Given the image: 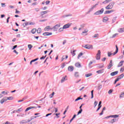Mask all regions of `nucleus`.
<instances>
[{
    "instance_id": "1",
    "label": "nucleus",
    "mask_w": 124,
    "mask_h": 124,
    "mask_svg": "<svg viewBox=\"0 0 124 124\" xmlns=\"http://www.w3.org/2000/svg\"><path fill=\"white\" fill-rule=\"evenodd\" d=\"M115 47L116 48L115 52H114L113 53H112V52H108V57H111V55H113V56H115V55H116V54H117V53L119 52V47H118V46L116 45Z\"/></svg>"
},
{
    "instance_id": "2",
    "label": "nucleus",
    "mask_w": 124,
    "mask_h": 124,
    "mask_svg": "<svg viewBox=\"0 0 124 124\" xmlns=\"http://www.w3.org/2000/svg\"><path fill=\"white\" fill-rule=\"evenodd\" d=\"M114 4H115V3L114 2H110L107 6L106 7V9H112V8L114 7Z\"/></svg>"
},
{
    "instance_id": "3",
    "label": "nucleus",
    "mask_w": 124,
    "mask_h": 124,
    "mask_svg": "<svg viewBox=\"0 0 124 124\" xmlns=\"http://www.w3.org/2000/svg\"><path fill=\"white\" fill-rule=\"evenodd\" d=\"M104 12V9L102 8L101 10H98V11L94 13V15H101L102 13Z\"/></svg>"
},
{
    "instance_id": "4",
    "label": "nucleus",
    "mask_w": 124,
    "mask_h": 124,
    "mask_svg": "<svg viewBox=\"0 0 124 124\" xmlns=\"http://www.w3.org/2000/svg\"><path fill=\"white\" fill-rule=\"evenodd\" d=\"M82 47H84V48H85L86 49H88V50H93V45H85L84 46H82Z\"/></svg>"
},
{
    "instance_id": "5",
    "label": "nucleus",
    "mask_w": 124,
    "mask_h": 124,
    "mask_svg": "<svg viewBox=\"0 0 124 124\" xmlns=\"http://www.w3.org/2000/svg\"><path fill=\"white\" fill-rule=\"evenodd\" d=\"M60 27H61V24H58L56 25L54 27L52 28L54 31H57L59 30V28H60Z\"/></svg>"
},
{
    "instance_id": "6",
    "label": "nucleus",
    "mask_w": 124,
    "mask_h": 124,
    "mask_svg": "<svg viewBox=\"0 0 124 124\" xmlns=\"http://www.w3.org/2000/svg\"><path fill=\"white\" fill-rule=\"evenodd\" d=\"M97 5H98V3L92 5L91 8L89 9V11H88L89 13H90V12H92V11H93V10L94 8H96V6H97Z\"/></svg>"
},
{
    "instance_id": "7",
    "label": "nucleus",
    "mask_w": 124,
    "mask_h": 124,
    "mask_svg": "<svg viewBox=\"0 0 124 124\" xmlns=\"http://www.w3.org/2000/svg\"><path fill=\"white\" fill-rule=\"evenodd\" d=\"M101 55V52L100 51V50H98V52L96 54V59L98 60H100V56Z\"/></svg>"
},
{
    "instance_id": "8",
    "label": "nucleus",
    "mask_w": 124,
    "mask_h": 124,
    "mask_svg": "<svg viewBox=\"0 0 124 124\" xmlns=\"http://www.w3.org/2000/svg\"><path fill=\"white\" fill-rule=\"evenodd\" d=\"M7 97H4V98L0 100V103L1 104H3V103L6 101H7Z\"/></svg>"
},
{
    "instance_id": "9",
    "label": "nucleus",
    "mask_w": 124,
    "mask_h": 124,
    "mask_svg": "<svg viewBox=\"0 0 124 124\" xmlns=\"http://www.w3.org/2000/svg\"><path fill=\"white\" fill-rule=\"evenodd\" d=\"M30 122H31L30 120H23L19 122V124H28V123H30Z\"/></svg>"
},
{
    "instance_id": "10",
    "label": "nucleus",
    "mask_w": 124,
    "mask_h": 124,
    "mask_svg": "<svg viewBox=\"0 0 124 124\" xmlns=\"http://www.w3.org/2000/svg\"><path fill=\"white\" fill-rule=\"evenodd\" d=\"M29 25H34V23H33V22H26L25 23L23 24V26H24V28H25V27H26V26H29Z\"/></svg>"
},
{
    "instance_id": "11",
    "label": "nucleus",
    "mask_w": 124,
    "mask_h": 124,
    "mask_svg": "<svg viewBox=\"0 0 124 124\" xmlns=\"http://www.w3.org/2000/svg\"><path fill=\"white\" fill-rule=\"evenodd\" d=\"M31 109H37V107H29L26 108L25 112H27V111L31 110Z\"/></svg>"
},
{
    "instance_id": "12",
    "label": "nucleus",
    "mask_w": 124,
    "mask_h": 124,
    "mask_svg": "<svg viewBox=\"0 0 124 124\" xmlns=\"http://www.w3.org/2000/svg\"><path fill=\"white\" fill-rule=\"evenodd\" d=\"M70 26H71V24L68 23L67 24L64 25L63 26V29H68V28H69L70 27Z\"/></svg>"
},
{
    "instance_id": "13",
    "label": "nucleus",
    "mask_w": 124,
    "mask_h": 124,
    "mask_svg": "<svg viewBox=\"0 0 124 124\" xmlns=\"http://www.w3.org/2000/svg\"><path fill=\"white\" fill-rule=\"evenodd\" d=\"M52 32H46L43 33V35H44V36H48L49 35H52Z\"/></svg>"
},
{
    "instance_id": "14",
    "label": "nucleus",
    "mask_w": 124,
    "mask_h": 124,
    "mask_svg": "<svg viewBox=\"0 0 124 124\" xmlns=\"http://www.w3.org/2000/svg\"><path fill=\"white\" fill-rule=\"evenodd\" d=\"M66 77H67V76H65L64 77L62 78L61 79V83H63V82H64L65 81H66V80H67V78H66Z\"/></svg>"
},
{
    "instance_id": "15",
    "label": "nucleus",
    "mask_w": 124,
    "mask_h": 124,
    "mask_svg": "<svg viewBox=\"0 0 124 124\" xmlns=\"http://www.w3.org/2000/svg\"><path fill=\"white\" fill-rule=\"evenodd\" d=\"M75 66H76V67H78V68H80V67H82L81 64L79 62H77L75 63Z\"/></svg>"
},
{
    "instance_id": "16",
    "label": "nucleus",
    "mask_w": 124,
    "mask_h": 124,
    "mask_svg": "<svg viewBox=\"0 0 124 124\" xmlns=\"http://www.w3.org/2000/svg\"><path fill=\"white\" fill-rule=\"evenodd\" d=\"M50 26H47L46 27V28H45V31H49V30H53V28H50Z\"/></svg>"
},
{
    "instance_id": "17",
    "label": "nucleus",
    "mask_w": 124,
    "mask_h": 124,
    "mask_svg": "<svg viewBox=\"0 0 124 124\" xmlns=\"http://www.w3.org/2000/svg\"><path fill=\"white\" fill-rule=\"evenodd\" d=\"M68 70L69 71H73V70H74V67H73V66H69L68 67Z\"/></svg>"
},
{
    "instance_id": "18",
    "label": "nucleus",
    "mask_w": 124,
    "mask_h": 124,
    "mask_svg": "<svg viewBox=\"0 0 124 124\" xmlns=\"http://www.w3.org/2000/svg\"><path fill=\"white\" fill-rule=\"evenodd\" d=\"M118 73H119V71H116L113 72H112L111 73H110V75L111 76H115V75H117V74H118Z\"/></svg>"
},
{
    "instance_id": "19",
    "label": "nucleus",
    "mask_w": 124,
    "mask_h": 124,
    "mask_svg": "<svg viewBox=\"0 0 124 124\" xmlns=\"http://www.w3.org/2000/svg\"><path fill=\"white\" fill-rule=\"evenodd\" d=\"M113 66V64H112V60L110 61L108 66V69H110L111 67Z\"/></svg>"
},
{
    "instance_id": "20",
    "label": "nucleus",
    "mask_w": 124,
    "mask_h": 124,
    "mask_svg": "<svg viewBox=\"0 0 124 124\" xmlns=\"http://www.w3.org/2000/svg\"><path fill=\"white\" fill-rule=\"evenodd\" d=\"M114 10H111L110 11H106L105 14H110V13H112V12H114Z\"/></svg>"
},
{
    "instance_id": "21",
    "label": "nucleus",
    "mask_w": 124,
    "mask_h": 124,
    "mask_svg": "<svg viewBox=\"0 0 124 124\" xmlns=\"http://www.w3.org/2000/svg\"><path fill=\"white\" fill-rule=\"evenodd\" d=\"M49 12V11H43L41 12V16H43V15H45V14H47Z\"/></svg>"
},
{
    "instance_id": "22",
    "label": "nucleus",
    "mask_w": 124,
    "mask_h": 124,
    "mask_svg": "<svg viewBox=\"0 0 124 124\" xmlns=\"http://www.w3.org/2000/svg\"><path fill=\"white\" fill-rule=\"evenodd\" d=\"M124 61H122L121 62H120L119 63V64H118V67H121V66H123V64H124Z\"/></svg>"
},
{
    "instance_id": "23",
    "label": "nucleus",
    "mask_w": 124,
    "mask_h": 124,
    "mask_svg": "<svg viewBox=\"0 0 124 124\" xmlns=\"http://www.w3.org/2000/svg\"><path fill=\"white\" fill-rule=\"evenodd\" d=\"M118 32H124V28H120L118 30Z\"/></svg>"
},
{
    "instance_id": "24",
    "label": "nucleus",
    "mask_w": 124,
    "mask_h": 124,
    "mask_svg": "<svg viewBox=\"0 0 124 124\" xmlns=\"http://www.w3.org/2000/svg\"><path fill=\"white\" fill-rule=\"evenodd\" d=\"M116 119H113L111 120H110V121H109V124H114V123H116Z\"/></svg>"
},
{
    "instance_id": "25",
    "label": "nucleus",
    "mask_w": 124,
    "mask_h": 124,
    "mask_svg": "<svg viewBox=\"0 0 124 124\" xmlns=\"http://www.w3.org/2000/svg\"><path fill=\"white\" fill-rule=\"evenodd\" d=\"M108 17H104L103 18V22H104V23H105L106 22H107V21H108Z\"/></svg>"
},
{
    "instance_id": "26",
    "label": "nucleus",
    "mask_w": 124,
    "mask_h": 124,
    "mask_svg": "<svg viewBox=\"0 0 124 124\" xmlns=\"http://www.w3.org/2000/svg\"><path fill=\"white\" fill-rule=\"evenodd\" d=\"M75 77H76V78L79 77V72H75Z\"/></svg>"
},
{
    "instance_id": "27",
    "label": "nucleus",
    "mask_w": 124,
    "mask_h": 124,
    "mask_svg": "<svg viewBox=\"0 0 124 124\" xmlns=\"http://www.w3.org/2000/svg\"><path fill=\"white\" fill-rule=\"evenodd\" d=\"M104 69L96 71V73H98V74H100V73H103Z\"/></svg>"
},
{
    "instance_id": "28",
    "label": "nucleus",
    "mask_w": 124,
    "mask_h": 124,
    "mask_svg": "<svg viewBox=\"0 0 124 124\" xmlns=\"http://www.w3.org/2000/svg\"><path fill=\"white\" fill-rule=\"evenodd\" d=\"M38 117H40V116H33L31 117V119L29 120V121H31L33 120V119H36V118H38Z\"/></svg>"
},
{
    "instance_id": "29",
    "label": "nucleus",
    "mask_w": 124,
    "mask_h": 124,
    "mask_svg": "<svg viewBox=\"0 0 124 124\" xmlns=\"http://www.w3.org/2000/svg\"><path fill=\"white\" fill-rule=\"evenodd\" d=\"M36 31H37L36 29H33L31 30V32L33 34H34L35 33V32H36Z\"/></svg>"
},
{
    "instance_id": "30",
    "label": "nucleus",
    "mask_w": 124,
    "mask_h": 124,
    "mask_svg": "<svg viewBox=\"0 0 124 124\" xmlns=\"http://www.w3.org/2000/svg\"><path fill=\"white\" fill-rule=\"evenodd\" d=\"M93 75V74H91V73H90V74H86L85 75V77L87 78H88V77H91V76H92Z\"/></svg>"
},
{
    "instance_id": "31",
    "label": "nucleus",
    "mask_w": 124,
    "mask_h": 124,
    "mask_svg": "<svg viewBox=\"0 0 124 124\" xmlns=\"http://www.w3.org/2000/svg\"><path fill=\"white\" fill-rule=\"evenodd\" d=\"M82 56H83V53L80 52V53L78 54V59H80V58H81V57H82Z\"/></svg>"
},
{
    "instance_id": "32",
    "label": "nucleus",
    "mask_w": 124,
    "mask_h": 124,
    "mask_svg": "<svg viewBox=\"0 0 124 124\" xmlns=\"http://www.w3.org/2000/svg\"><path fill=\"white\" fill-rule=\"evenodd\" d=\"M111 118H114L115 119H116V118H118L119 117V115H111Z\"/></svg>"
},
{
    "instance_id": "33",
    "label": "nucleus",
    "mask_w": 124,
    "mask_h": 124,
    "mask_svg": "<svg viewBox=\"0 0 124 124\" xmlns=\"http://www.w3.org/2000/svg\"><path fill=\"white\" fill-rule=\"evenodd\" d=\"M42 30L41 28H38V30H37V33H41Z\"/></svg>"
},
{
    "instance_id": "34",
    "label": "nucleus",
    "mask_w": 124,
    "mask_h": 124,
    "mask_svg": "<svg viewBox=\"0 0 124 124\" xmlns=\"http://www.w3.org/2000/svg\"><path fill=\"white\" fill-rule=\"evenodd\" d=\"M93 38H98V34H95L92 36Z\"/></svg>"
},
{
    "instance_id": "35",
    "label": "nucleus",
    "mask_w": 124,
    "mask_h": 124,
    "mask_svg": "<svg viewBox=\"0 0 124 124\" xmlns=\"http://www.w3.org/2000/svg\"><path fill=\"white\" fill-rule=\"evenodd\" d=\"M112 0H106L105 1L103 2V3H108V2H110V1H112Z\"/></svg>"
},
{
    "instance_id": "36",
    "label": "nucleus",
    "mask_w": 124,
    "mask_h": 124,
    "mask_svg": "<svg viewBox=\"0 0 124 124\" xmlns=\"http://www.w3.org/2000/svg\"><path fill=\"white\" fill-rule=\"evenodd\" d=\"M7 100H13V97H12V96L7 97Z\"/></svg>"
},
{
    "instance_id": "37",
    "label": "nucleus",
    "mask_w": 124,
    "mask_h": 124,
    "mask_svg": "<svg viewBox=\"0 0 124 124\" xmlns=\"http://www.w3.org/2000/svg\"><path fill=\"white\" fill-rule=\"evenodd\" d=\"M118 33H115V34H114L112 37H110V38H115V37L116 36H117V35H118Z\"/></svg>"
},
{
    "instance_id": "38",
    "label": "nucleus",
    "mask_w": 124,
    "mask_h": 124,
    "mask_svg": "<svg viewBox=\"0 0 124 124\" xmlns=\"http://www.w3.org/2000/svg\"><path fill=\"white\" fill-rule=\"evenodd\" d=\"M88 31H89V30L86 29L84 30V31H82V33H87V32H88Z\"/></svg>"
},
{
    "instance_id": "39",
    "label": "nucleus",
    "mask_w": 124,
    "mask_h": 124,
    "mask_svg": "<svg viewBox=\"0 0 124 124\" xmlns=\"http://www.w3.org/2000/svg\"><path fill=\"white\" fill-rule=\"evenodd\" d=\"M124 74H122L119 76H118V78H120V79H122V78H124Z\"/></svg>"
},
{
    "instance_id": "40",
    "label": "nucleus",
    "mask_w": 124,
    "mask_h": 124,
    "mask_svg": "<svg viewBox=\"0 0 124 124\" xmlns=\"http://www.w3.org/2000/svg\"><path fill=\"white\" fill-rule=\"evenodd\" d=\"M98 103V102L96 101H95L94 102V108H95V107H96V105H97V104Z\"/></svg>"
},
{
    "instance_id": "41",
    "label": "nucleus",
    "mask_w": 124,
    "mask_h": 124,
    "mask_svg": "<svg viewBox=\"0 0 124 124\" xmlns=\"http://www.w3.org/2000/svg\"><path fill=\"white\" fill-rule=\"evenodd\" d=\"M113 90L112 89H110L109 90V91L108 92V93L109 94H111V93H113Z\"/></svg>"
},
{
    "instance_id": "42",
    "label": "nucleus",
    "mask_w": 124,
    "mask_h": 124,
    "mask_svg": "<svg viewBox=\"0 0 124 124\" xmlns=\"http://www.w3.org/2000/svg\"><path fill=\"white\" fill-rule=\"evenodd\" d=\"M63 30H64V28H63V27L60 28L59 30V32L62 31H63Z\"/></svg>"
},
{
    "instance_id": "43",
    "label": "nucleus",
    "mask_w": 124,
    "mask_h": 124,
    "mask_svg": "<svg viewBox=\"0 0 124 124\" xmlns=\"http://www.w3.org/2000/svg\"><path fill=\"white\" fill-rule=\"evenodd\" d=\"M91 98H93V90L91 91Z\"/></svg>"
},
{
    "instance_id": "44",
    "label": "nucleus",
    "mask_w": 124,
    "mask_h": 124,
    "mask_svg": "<svg viewBox=\"0 0 124 124\" xmlns=\"http://www.w3.org/2000/svg\"><path fill=\"white\" fill-rule=\"evenodd\" d=\"M80 99H83V98H81L80 97H78L75 100V101H78V100H80Z\"/></svg>"
},
{
    "instance_id": "45",
    "label": "nucleus",
    "mask_w": 124,
    "mask_h": 124,
    "mask_svg": "<svg viewBox=\"0 0 124 124\" xmlns=\"http://www.w3.org/2000/svg\"><path fill=\"white\" fill-rule=\"evenodd\" d=\"M55 94V92H53L52 94L49 95V96L50 98H52L53 96H54V95Z\"/></svg>"
},
{
    "instance_id": "46",
    "label": "nucleus",
    "mask_w": 124,
    "mask_h": 124,
    "mask_svg": "<svg viewBox=\"0 0 124 124\" xmlns=\"http://www.w3.org/2000/svg\"><path fill=\"white\" fill-rule=\"evenodd\" d=\"M124 92H122L120 95V97H124Z\"/></svg>"
},
{
    "instance_id": "47",
    "label": "nucleus",
    "mask_w": 124,
    "mask_h": 124,
    "mask_svg": "<svg viewBox=\"0 0 124 124\" xmlns=\"http://www.w3.org/2000/svg\"><path fill=\"white\" fill-rule=\"evenodd\" d=\"M47 21V19H41L39 20V22H46Z\"/></svg>"
},
{
    "instance_id": "48",
    "label": "nucleus",
    "mask_w": 124,
    "mask_h": 124,
    "mask_svg": "<svg viewBox=\"0 0 124 124\" xmlns=\"http://www.w3.org/2000/svg\"><path fill=\"white\" fill-rule=\"evenodd\" d=\"M28 48H29V50H31V48H32V46H31V45H29Z\"/></svg>"
},
{
    "instance_id": "49",
    "label": "nucleus",
    "mask_w": 124,
    "mask_h": 124,
    "mask_svg": "<svg viewBox=\"0 0 124 124\" xmlns=\"http://www.w3.org/2000/svg\"><path fill=\"white\" fill-rule=\"evenodd\" d=\"M25 99L26 98H23L22 99L18 100L17 102H22V101H24V100H25Z\"/></svg>"
},
{
    "instance_id": "50",
    "label": "nucleus",
    "mask_w": 124,
    "mask_h": 124,
    "mask_svg": "<svg viewBox=\"0 0 124 124\" xmlns=\"http://www.w3.org/2000/svg\"><path fill=\"white\" fill-rule=\"evenodd\" d=\"M36 61H38V58H36L35 59L31 60V62H36Z\"/></svg>"
},
{
    "instance_id": "51",
    "label": "nucleus",
    "mask_w": 124,
    "mask_h": 124,
    "mask_svg": "<svg viewBox=\"0 0 124 124\" xmlns=\"http://www.w3.org/2000/svg\"><path fill=\"white\" fill-rule=\"evenodd\" d=\"M102 88V85L101 84H99L98 89V90H100Z\"/></svg>"
},
{
    "instance_id": "52",
    "label": "nucleus",
    "mask_w": 124,
    "mask_h": 124,
    "mask_svg": "<svg viewBox=\"0 0 124 124\" xmlns=\"http://www.w3.org/2000/svg\"><path fill=\"white\" fill-rule=\"evenodd\" d=\"M83 111L82 109H81L79 110V111L78 112V115H79L82 113V111Z\"/></svg>"
},
{
    "instance_id": "53",
    "label": "nucleus",
    "mask_w": 124,
    "mask_h": 124,
    "mask_svg": "<svg viewBox=\"0 0 124 124\" xmlns=\"http://www.w3.org/2000/svg\"><path fill=\"white\" fill-rule=\"evenodd\" d=\"M98 67L99 68H103V67H104V64H101V65L99 66Z\"/></svg>"
},
{
    "instance_id": "54",
    "label": "nucleus",
    "mask_w": 124,
    "mask_h": 124,
    "mask_svg": "<svg viewBox=\"0 0 124 124\" xmlns=\"http://www.w3.org/2000/svg\"><path fill=\"white\" fill-rule=\"evenodd\" d=\"M14 113H18V110H15L13 112H11V114H14Z\"/></svg>"
},
{
    "instance_id": "55",
    "label": "nucleus",
    "mask_w": 124,
    "mask_h": 124,
    "mask_svg": "<svg viewBox=\"0 0 124 124\" xmlns=\"http://www.w3.org/2000/svg\"><path fill=\"white\" fill-rule=\"evenodd\" d=\"M10 19V17H8L7 18V24H8V23H9V19Z\"/></svg>"
},
{
    "instance_id": "56",
    "label": "nucleus",
    "mask_w": 124,
    "mask_h": 124,
    "mask_svg": "<svg viewBox=\"0 0 124 124\" xmlns=\"http://www.w3.org/2000/svg\"><path fill=\"white\" fill-rule=\"evenodd\" d=\"M124 67H122L121 69H120V71L121 72H124Z\"/></svg>"
},
{
    "instance_id": "57",
    "label": "nucleus",
    "mask_w": 124,
    "mask_h": 124,
    "mask_svg": "<svg viewBox=\"0 0 124 124\" xmlns=\"http://www.w3.org/2000/svg\"><path fill=\"white\" fill-rule=\"evenodd\" d=\"M35 10L36 12H38V11H39V10H40V9H39V8H37L35 9Z\"/></svg>"
},
{
    "instance_id": "58",
    "label": "nucleus",
    "mask_w": 124,
    "mask_h": 124,
    "mask_svg": "<svg viewBox=\"0 0 124 124\" xmlns=\"http://www.w3.org/2000/svg\"><path fill=\"white\" fill-rule=\"evenodd\" d=\"M45 58H46V55L45 56H43V57H41L40 60H44V59H45Z\"/></svg>"
},
{
    "instance_id": "59",
    "label": "nucleus",
    "mask_w": 124,
    "mask_h": 124,
    "mask_svg": "<svg viewBox=\"0 0 124 124\" xmlns=\"http://www.w3.org/2000/svg\"><path fill=\"white\" fill-rule=\"evenodd\" d=\"M17 45L14 46H13V48H12V50H14L15 49H16V48H17Z\"/></svg>"
},
{
    "instance_id": "60",
    "label": "nucleus",
    "mask_w": 124,
    "mask_h": 124,
    "mask_svg": "<svg viewBox=\"0 0 124 124\" xmlns=\"http://www.w3.org/2000/svg\"><path fill=\"white\" fill-rule=\"evenodd\" d=\"M101 103H102L101 101H100L98 106V107H101Z\"/></svg>"
},
{
    "instance_id": "61",
    "label": "nucleus",
    "mask_w": 124,
    "mask_h": 124,
    "mask_svg": "<svg viewBox=\"0 0 124 124\" xmlns=\"http://www.w3.org/2000/svg\"><path fill=\"white\" fill-rule=\"evenodd\" d=\"M52 115V113H48L46 115V117H48V116H51Z\"/></svg>"
},
{
    "instance_id": "62",
    "label": "nucleus",
    "mask_w": 124,
    "mask_h": 124,
    "mask_svg": "<svg viewBox=\"0 0 124 124\" xmlns=\"http://www.w3.org/2000/svg\"><path fill=\"white\" fill-rule=\"evenodd\" d=\"M49 3H50V1L49 0H47L46 2V5L49 4Z\"/></svg>"
},
{
    "instance_id": "63",
    "label": "nucleus",
    "mask_w": 124,
    "mask_h": 124,
    "mask_svg": "<svg viewBox=\"0 0 124 124\" xmlns=\"http://www.w3.org/2000/svg\"><path fill=\"white\" fill-rule=\"evenodd\" d=\"M9 7H10V8H11L12 9H13V8H14V6L10 5V6H9Z\"/></svg>"
},
{
    "instance_id": "64",
    "label": "nucleus",
    "mask_w": 124,
    "mask_h": 124,
    "mask_svg": "<svg viewBox=\"0 0 124 124\" xmlns=\"http://www.w3.org/2000/svg\"><path fill=\"white\" fill-rule=\"evenodd\" d=\"M61 113H56L55 114L56 116H57V118H60V116H59V115H60Z\"/></svg>"
}]
</instances>
